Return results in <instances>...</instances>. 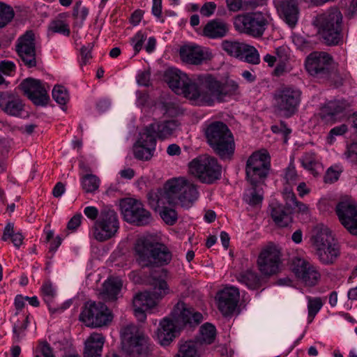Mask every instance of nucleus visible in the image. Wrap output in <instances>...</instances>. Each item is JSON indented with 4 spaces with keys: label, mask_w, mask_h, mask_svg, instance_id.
I'll return each instance as SVG.
<instances>
[{
    "label": "nucleus",
    "mask_w": 357,
    "mask_h": 357,
    "mask_svg": "<svg viewBox=\"0 0 357 357\" xmlns=\"http://www.w3.org/2000/svg\"><path fill=\"white\" fill-rule=\"evenodd\" d=\"M15 49L18 56L27 67L32 68L36 66V40L32 31H27L18 38Z\"/></svg>",
    "instance_id": "21"
},
{
    "label": "nucleus",
    "mask_w": 357,
    "mask_h": 357,
    "mask_svg": "<svg viewBox=\"0 0 357 357\" xmlns=\"http://www.w3.org/2000/svg\"><path fill=\"white\" fill-rule=\"evenodd\" d=\"M204 134L209 145L222 159H229L234 154L233 135L226 124L215 121L206 126Z\"/></svg>",
    "instance_id": "5"
},
{
    "label": "nucleus",
    "mask_w": 357,
    "mask_h": 357,
    "mask_svg": "<svg viewBox=\"0 0 357 357\" xmlns=\"http://www.w3.org/2000/svg\"><path fill=\"white\" fill-rule=\"evenodd\" d=\"M259 271L264 275H273L280 271L281 252L278 246L270 244L260 252L257 261Z\"/></svg>",
    "instance_id": "18"
},
{
    "label": "nucleus",
    "mask_w": 357,
    "mask_h": 357,
    "mask_svg": "<svg viewBox=\"0 0 357 357\" xmlns=\"http://www.w3.org/2000/svg\"><path fill=\"white\" fill-rule=\"evenodd\" d=\"M216 8V4L214 2L208 1L205 3L200 8V13L204 17L212 15Z\"/></svg>",
    "instance_id": "64"
},
{
    "label": "nucleus",
    "mask_w": 357,
    "mask_h": 357,
    "mask_svg": "<svg viewBox=\"0 0 357 357\" xmlns=\"http://www.w3.org/2000/svg\"><path fill=\"white\" fill-rule=\"evenodd\" d=\"M175 357H199L195 344L192 342H186L181 345Z\"/></svg>",
    "instance_id": "48"
},
{
    "label": "nucleus",
    "mask_w": 357,
    "mask_h": 357,
    "mask_svg": "<svg viewBox=\"0 0 357 357\" xmlns=\"http://www.w3.org/2000/svg\"><path fill=\"white\" fill-rule=\"evenodd\" d=\"M158 301L151 294L145 291L137 294L133 298L132 307L134 314L139 321H144L146 319V312H154Z\"/></svg>",
    "instance_id": "22"
},
{
    "label": "nucleus",
    "mask_w": 357,
    "mask_h": 357,
    "mask_svg": "<svg viewBox=\"0 0 357 357\" xmlns=\"http://www.w3.org/2000/svg\"><path fill=\"white\" fill-rule=\"evenodd\" d=\"M336 213L344 228L351 235L357 236V202L350 199L339 202Z\"/></svg>",
    "instance_id": "20"
},
{
    "label": "nucleus",
    "mask_w": 357,
    "mask_h": 357,
    "mask_svg": "<svg viewBox=\"0 0 357 357\" xmlns=\"http://www.w3.org/2000/svg\"><path fill=\"white\" fill-rule=\"evenodd\" d=\"M164 77L175 93L183 95L192 105L197 106H212L216 102H223L238 89L235 81L229 79L222 82L208 73L190 79L177 68H169Z\"/></svg>",
    "instance_id": "1"
},
{
    "label": "nucleus",
    "mask_w": 357,
    "mask_h": 357,
    "mask_svg": "<svg viewBox=\"0 0 357 357\" xmlns=\"http://www.w3.org/2000/svg\"><path fill=\"white\" fill-rule=\"evenodd\" d=\"M347 131V127L344 125L337 126L331 130L328 136V142L329 144L333 143L335 136H339L344 134Z\"/></svg>",
    "instance_id": "59"
},
{
    "label": "nucleus",
    "mask_w": 357,
    "mask_h": 357,
    "mask_svg": "<svg viewBox=\"0 0 357 357\" xmlns=\"http://www.w3.org/2000/svg\"><path fill=\"white\" fill-rule=\"evenodd\" d=\"M0 109L8 116L20 117L24 111V105L18 96L8 91H1Z\"/></svg>",
    "instance_id": "24"
},
{
    "label": "nucleus",
    "mask_w": 357,
    "mask_h": 357,
    "mask_svg": "<svg viewBox=\"0 0 357 357\" xmlns=\"http://www.w3.org/2000/svg\"><path fill=\"white\" fill-rule=\"evenodd\" d=\"M92 46L89 44L87 46H83L80 50V65L82 66L86 65L91 59Z\"/></svg>",
    "instance_id": "57"
},
{
    "label": "nucleus",
    "mask_w": 357,
    "mask_h": 357,
    "mask_svg": "<svg viewBox=\"0 0 357 357\" xmlns=\"http://www.w3.org/2000/svg\"><path fill=\"white\" fill-rule=\"evenodd\" d=\"M283 198L286 202V204L290 208H293V205L296 203V197L291 188H286L282 192Z\"/></svg>",
    "instance_id": "58"
},
{
    "label": "nucleus",
    "mask_w": 357,
    "mask_h": 357,
    "mask_svg": "<svg viewBox=\"0 0 357 357\" xmlns=\"http://www.w3.org/2000/svg\"><path fill=\"white\" fill-rule=\"evenodd\" d=\"M52 98L59 105H65L69 99V96L64 86L58 85L55 86L52 90Z\"/></svg>",
    "instance_id": "49"
},
{
    "label": "nucleus",
    "mask_w": 357,
    "mask_h": 357,
    "mask_svg": "<svg viewBox=\"0 0 357 357\" xmlns=\"http://www.w3.org/2000/svg\"><path fill=\"white\" fill-rule=\"evenodd\" d=\"M306 298L307 300L308 319L309 322H311L321 309L323 302L319 297H311L307 296Z\"/></svg>",
    "instance_id": "44"
},
{
    "label": "nucleus",
    "mask_w": 357,
    "mask_h": 357,
    "mask_svg": "<svg viewBox=\"0 0 357 357\" xmlns=\"http://www.w3.org/2000/svg\"><path fill=\"white\" fill-rule=\"evenodd\" d=\"M218 307L225 316L229 315L235 310L240 298L239 290L234 286L227 287L217 296Z\"/></svg>",
    "instance_id": "23"
},
{
    "label": "nucleus",
    "mask_w": 357,
    "mask_h": 357,
    "mask_svg": "<svg viewBox=\"0 0 357 357\" xmlns=\"http://www.w3.org/2000/svg\"><path fill=\"white\" fill-rule=\"evenodd\" d=\"M136 259L142 266H163L172 260V253L162 243L148 238H139L135 245Z\"/></svg>",
    "instance_id": "4"
},
{
    "label": "nucleus",
    "mask_w": 357,
    "mask_h": 357,
    "mask_svg": "<svg viewBox=\"0 0 357 357\" xmlns=\"http://www.w3.org/2000/svg\"><path fill=\"white\" fill-rule=\"evenodd\" d=\"M275 54L277 61L287 62L289 59V50L285 46L278 47L275 49Z\"/></svg>",
    "instance_id": "56"
},
{
    "label": "nucleus",
    "mask_w": 357,
    "mask_h": 357,
    "mask_svg": "<svg viewBox=\"0 0 357 357\" xmlns=\"http://www.w3.org/2000/svg\"><path fill=\"white\" fill-rule=\"evenodd\" d=\"M271 20L268 13L261 11L247 12L234 18V26L238 33L254 38H259L264 34Z\"/></svg>",
    "instance_id": "6"
},
{
    "label": "nucleus",
    "mask_w": 357,
    "mask_h": 357,
    "mask_svg": "<svg viewBox=\"0 0 357 357\" xmlns=\"http://www.w3.org/2000/svg\"><path fill=\"white\" fill-rule=\"evenodd\" d=\"M216 336L215 327L209 323L203 324L199 329L198 340L202 344H211Z\"/></svg>",
    "instance_id": "39"
},
{
    "label": "nucleus",
    "mask_w": 357,
    "mask_h": 357,
    "mask_svg": "<svg viewBox=\"0 0 357 357\" xmlns=\"http://www.w3.org/2000/svg\"><path fill=\"white\" fill-rule=\"evenodd\" d=\"M105 340L101 333H91L84 342V357H101Z\"/></svg>",
    "instance_id": "28"
},
{
    "label": "nucleus",
    "mask_w": 357,
    "mask_h": 357,
    "mask_svg": "<svg viewBox=\"0 0 357 357\" xmlns=\"http://www.w3.org/2000/svg\"><path fill=\"white\" fill-rule=\"evenodd\" d=\"M155 149L137 142L134 146V155L137 159L148 160L152 157Z\"/></svg>",
    "instance_id": "45"
},
{
    "label": "nucleus",
    "mask_w": 357,
    "mask_h": 357,
    "mask_svg": "<svg viewBox=\"0 0 357 357\" xmlns=\"http://www.w3.org/2000/svg\"><path fill=\"white\" fill-rule=\"evenodd\" d=\"M280 17L290 27L297 24L299 18L298 0H282L277 5Z\"/></svg>",
    "instance_id": "25"
},
{
    "label": "nucleus",
    "mask_w": 357,
    "mask_h": 357,
    "mask_svg": "<svg viewBox=\"0 0 357 357\" xmlns=\"http://www.w3.org/2000/svg\"><path fill=\"white\" fill-rule=\"evenodd\" d=\"M189 170L201 182L212 183L221 176V167L213 157L202 155L189 163Z\"/></svg>",
    "instance_id": "12"
},
{
    "label": "nucleus",
    "mask_w": 357,
    "mask_h": 357,
    "mask_svg": "<svg viewBox=\"0 0 357 357\" xmlns=\"http://www.w3.org/2000/svg\"><path fill=\"white\" fill-rule=\"evenodd\" d=\"M270 169V157L266 151L254 152L248 159L245 167L246 177L252 185L261 183Z\"/></svg>",
    "instance_id": "16"
},
{
    "label": "nucleus",
    "mask_w": 357,
    "mask_h": 357,
    "mask_svg": "<svg viewBox=\"0 0 357 357\" xmlns=\"http://www.w3.org/2000/svg\"><path fill=\"white\" fill-rule=\"evenodd\" d=\"M344 158L349 162L357 164V142L347 146L344 153Z\"/></svg>",
    "instance_id": "55"
},
{
    "label": "nucleus",
    "mask_w": 357,
    "mask_h": 357,
    "mask_svg": "<svg viewBox=\"0 0 357 357\" xmlns=\"http://www.w3.org/2000/svg\"><path fill=\"white\" fill-rule=\"evenodd\" d=\"M124 220L137 226L150 224L153 220L151 213L144 208L142 202L132 198L123 199L120 203Z\"/></svg>",
    "instance_id": "17"
},
{
    "label": "nucleus",
    "mask_w": 357,
    "mask_h": 357,
    "mask_svg": "<svg viewBox=\"0 0 357 357\" xmlns=\"http://www.w3.org/2000/svg\"><path fill=\"white\" fill-rule=\"evenodd\" d=\"M29 322V316L25 315L22 322L17 321L15 323L13 331L14 337L17 341H20L24 335V331L26 329Z\"/></svg>",
    "instance_id": "54"
},
{
    "label": "nucleus",
    "mask_w": 357,
    "mask_h": 357,
    "mask_svg": "<svg viewBox=\"0 0 357 357\" xmlns=\"http://www.w3.org/2000/svg\"><path fill=\"white\" fill-rule=\"evenodd\" d=\"M41 291L43 296L45 297V301L47 302L48 300H50L52 298H53L55 295V290L52 284L49 282H45L43 284L41 287Z\"/></svg>",
    "instance_id": "61"
},
{
    "label": "nucleus",
    "mask_w": 357,
    "mask_h": 357,
    "mask_svg": "<svg viewBox=\"0 0 357 357\" xmlns=\"http://www.w3.org/2000/svg\"><path fill=\"white\" fill-rule=\"evenodd\" d=\"M342 14L337 8L328 9L317 16L314 25L325 43L335 45L342 40Z\"/></svg>",
    "instance_id": "3"
},
{
    "label": "nucleus",
    "mask_w": 357,
    "mask_h": 357,
    "mask_svg": "<svg viewBox=\"0 0 357 357\" xmlns=\"http://www.w3.org/2000/svg\"><path fill=\"white\" fill-rule=\"evenodd\" d=\"M316 255L323 264H333L340 255V246L328 229H321L314 237Z\"/></svg>",
    "instance_id": "13"
},
{
    "label": "nucleus",
    "mask_w": 357,
    "mask_h": 357,
    "mask_svg": "<svg viewBox=\"0 0 357 357\" xmlns=\"http://www.w3.org/2000/svg\"><path fill=\"white\" fill-rule=\"evenodd\" d=\"M203 319L202 314L178 302L171 312L170 317L163 318L159 323L156 337L162 346L169 345L179 334L181 328L186 325L198 324Z\"/></svg>",
    "instance_id": "2"
},
{
    "label": "nucleus",
    "mask_w": 357,
    "mask_h": 357,
    "mask_svg": "<svg viewBox=\"0 0 357 357\" xmlns=\"http://www.w3.org/2000/svg\"><path fill=\"white\" fill-rule=\"evenodd\" d=\"M301 94V90L294 86H286L278 89L273 96L275 112L285 118L294 115L298 109Z\"/></svg>",
    "instance_id": "8"
},
{
    "label": "nucleus",
    "mask_w": 357,
    "mask_h": 357,
    "mask_svg": "<svg viewBox=\"0 0 357 357\" xmlns=\"http://www.w3.org/2000/svg\"><path fill=\"white\" fill-rule=\"evenodd\" d=\"M289 263L292 273L298 280L303 275L307 266L312 264L302 252L292 255L289 258Z\"/></svg>",
    "instance_id": "30"
},
{
    "label": "nucleus",
    "mask_w": 357,
    "mask_h": 357,
    "mask_svg": "<svg viewBox=\"0 0 357 357\" xmlns=\"http://www.w3.org/2000/svg\"><path fill=\"white\" fill-rule=\"evenodd\" d=\"M271 130L274 133H281L284 137V142L287 141V136L291 133V130L287 128L284 121H281L280 125H275L271 127Z\"/></svg>",
    "instance_id": "60"
},
{
    "label": "nucleus",
    "mask_w": 357,
    "mask_h": 357,
    "mask_svg": "<svg viewBox=\"0 0 357 357\" xmlns=\"http://www.w3.org/2000/svg\"><path fill=\"white\" fill-rule=\"evenodd\" d=\"M300 162L303 168L311 172L313 174H316L317 169L320 165L319 159L312 152L305 153L300 158Z\"/></svg>",
    "instance_id": "41"
},
{
    "label": "nucleus",
    "mask_w": 357,
    "mask_h": 357,
    "mask_svg": "<svg viewBox=\"0 0 357 357\" xmlns=\"http://www.w3.org/2000/svg\"><path fill=\"white\" fill-rule=\"evenodd\" d=\"M239 59L254 65L259 64L260 62V56L257 50L254 46L246 43L242 50V57Z\"/></svg>",
    "instance_id": "43"
},
{
    "label": "nucleus",
    "mask_w": 357,
    "mask_h": 357,
    "mask_svg": "<svg viewBox=\"0 0 357 357\" xmlns=\"http://www.w3.org/2000/svg\"><path fill=\"white\" fill-rule=\"evenodd\" d=\"M153 123L150 124L139 134L137 143H141L146 146L155 148L156 145V130Z\"/></svg>",
    "instance_id": "37"
},
{
    "label": "nucleus",
    "mask_w": 357,
    "mask_h": 357,
    "mask_svg": "<svg viewBox=\"0 0 357 357\" xmlns=\"http://www.w3.org/2000/svg\"><path fill=\"white\" fill-rule=\"evenodd\" d=\"M157 137L165 139L171 136L178 128V123L175 120L166 121L160 123H154Z\"/></svg>",
    "instance_id": "34"
},
{
    "label": "nucleus",
    "mask_w": 357,
    "mask_h": 357,
    "mask_svg": "<svg viewBox=\"0 0 357 357\" xmlns=\"http://www.w3.org/2000/svg\"><path fill=\"white\" fill-rule=\"evenodd\" d=\"M100 179L94 174H86L81 178L82 189L87 193H93L100 186Z\"/></svg>",
    "instance_id": "42"
},
{
    "label": "nucleus",
    "mask_w": 357,
    "mask_h": 357,
    "mask_svg": "<svg viewBox=\"0 0 357 357\" xmlns=\"http://www.w3.org/2000/svg\"><path fill=\"white\" fill-rule=\"evenodd\" d=\"M146 37V33L139 31L130 39V43L135 54H138L142 50Z\"/></svg>",
    "instance_id": "53"
},
{
    "label": "nucleus",
    "mask_w": 357,
    "mask_h": 357,
    "mask_svg": "<svg viewBox=\"0 0 357 357\" xmlns=\"http://www.w3.org/2000/svg\"><path fill=\"white\" fill-rule=\"evenodd\" d=\"M20 88L24 93L36 105H45L49 100L47 84L39 79L26 78L20 84Z\"/></svg>",
    "instance_id": "19"
},
{
    "label": "nucleus",
    "mask_w": 357,
    "mask_h": 357,
    "mask_svg": "<svg viewBox=\"0 0 357 357\" xmlns=\"http://www.w3.org/2000/svg\"><path fill=\"white\" fill-rule=\"evenodd\" d=\"M321 274L317 267L312 264L310 266H307L298 280L305 286L314 287L319 282Z\"/></svg>",
    "instance_id": "35"
},
{
    "label": "nucleus",
    "mask_w": 357,
    "mask_h": 357,
    "mask_svg": "<svg viewBox=\"0 0 357 357\" xmlns=\"http://www.w3.org/2000/svg\"><path fill=\"white\" fill-rule=\"evenodd\" d=\"M229 24L222 20H209L202 29V36L210 39H219L226 36L229 32Z\"/></svg>",
    "instance_id": "27"
},
{
    "label": "nucleus",
    "mask_w": 357,
    "mask_h": 357,
    "mask_svg": "<svg viewBox=\"0 0 357 357\" xmlns=\"http://www.w3.org/2000/svg\"><path fill=\"white\" fill-rule=\"evenodd\" d=\"M72 305V301L71 300H67L65 302H63L62 304H61L58 307L53 306L50 304H49V311L51 314H61L63 312L69 308L70 305Z\"/></svg>",
    "instance_id": "63"
},
{
    "label": "nucleus",
    "mask_w": 357,
    "mask_h": 357,
    "mask_svg": "<svg viewBox=\"0 0 357 357\" xmlns=\"http://www.w3.org/2000/svg\"><path fill=\"white\" fill-rule=\"evenodd\" d=\"M245 44L236 40H225L221 43V47L229 56L239 59L242 57Z\"/></svg>",
    "instance_id": "38"
},
{
    "label": "nucleus",
    "mask_w": 357,
    "mask_h": 357,
    "mask_svg": "<svg viewBox=\"0 0 357 357\" xmlns=\"http://www.w3.org/2000/svg\"><path fill=\"white\" fill-rule=\"evenodd\" d=\"M83 217L81 213H77L71 218L67 224V229L75 231L80 226Z\"/></svg>",
    "instance_id": "62"
},
{
    "label": "nucleus",
    "mask_w": 357,
    "mask_h": 357,
    "mask_svg": "<svg viewBox=\"0 0 357 357\" xmlns=\"http://www.w3.org/2000/svg\"><path fill=\"white\" fill-rule=\"evenodd\" d=\"M342 172V167L340 165H334L329 167L324 176L325 183H334L338 180L341 172Z\"/></svg>",
    "instance_id": "52"
},
{
    "label": "nucleus",
    "mask_w": 357,
    "mask_h": 357,
    "mask_svg": "<svg viewBox=\"0 0 357 357\" xmlns=\"http://www.w3.org/2000/svg\"><path fill=\"white\" fill-rule=\"evenodd\" d=\"M49 31L52 33H58L66 36H68L70 33L68 24L60 18L53 20L50 24Z\"/></svg>",
    "instance_id": "47"
},
{
    "label": "nucleus",
    "mask_w": 357,
    "mask_h": 357,
    "mask_svg": "<svg viewBox=\"0 0 357 357\" xmlns=\"http://www.w3.org/2000/svg\"><path fill=\"white\" fill-rule=\"evenodd\" d=\"M169 291V286L165 280H157L153 282V291L151 294L159 301Z\"/></svg>",
    "instance_id": "46"
},
{
    "label": "nucleus",
    "mask_w": 357,
    "mask_h": 357,
    "mask_svg": "<svg viewBox=\"0 0 357 357\" xmlns=\"http://www.w3.org/2000/svg\"><path fill=\"white\" fill-rule=\"evenodd\" d=\"M333 59L326 52H314L310 54L305 61L307 72L317 78L335 79L336 71L332 70Z\"/></svg>",
    "instance_id": "15"
},
{
    "label": "nucleus",
    "mask_w": 357,
    "mask_h": 357,
    "mask_svg": "<svg viewBox=\"0 0 357 357\" xmlns=\"http://www.w3.org/2000/svg\"><path fill=\"white\" fill-rule=\"evenodd\" d=\"M160 189L174 197L176 203L178 201L181 206L185 208H190L199 195L196 185L185 177L169 179Z\"/></svg>",
    "instance_id": "7"
},
{
    "label": "nucleus",
    "mask_w": 357,
    "mask_h": 357,
    "mask_svg": "<svg viewBox=\"0 0 357 357\" xmlns=\"http://www.w3.org/2000/svg\"><path fill=\"white\" fill-rule=\"evenodd\" d=\"M123 282L118 277H110L102 284V294L108 300H115L121 291Z\"/></svg>",
    "instance_id": "31"
},
{
    "label": "nucleus",
    "mask_w": 357,
    "mask_h": 357,
    "mask_svg": "<svg viewBox=\"0 0 357 357\" xmlns=\"http://www.w3.org/2000/svg\"><path fill=\"white\" fill-rule=\"evenodd\" d=\"M236 280L250 289H257L260 287L261 280L258 274L252 271L247 270L236 275Z\"/></svg>",
    "instance_id": "32"
},
{
    "label": "nucleus",
    "mask_w": 357,
    "mask_h": 357,
    "mask_svg": "<svg viewBox=\"0 0 357 357\" xmlns=\"http://www.w3.org/2000/svg\"><path fill=\"white\" fill-rule=\"evenodd\" d=\"M263 198V191L256 184L245 190L243 199L246 204L253 207L260 205Z\"/></svg>",
    "instance_id": "33"
},
{
    "label": "nucleus",
    "mask_w": 357,
    "mask_h": 357,
    "mask_svg": "<svg viewBox=\"0 0 357 357\" xmlns=\"http://www.w3.org/2000/svg\"><path fill=\"white\" fill-rule=\"evenodd\" d=\"M24 236L20 232H15L14 224L8 222L3 229V236L1 239L3 241H6L8 239H11L14 246L19 249L20 245L23 243Z\"/></svg>",
    "instance_id": "36"
},
{
    "label": "nucleus",
    "mask_w": 357,
    "mask_h": 357,
    "mask_svg": "<svg viewBox=\"0 0 357 357\" xmlns=\"http://www.w3.org/2000/svg\"><path fill=\"white\" fill-rule=\"evenodd\" d=\"M346 106L347 104L344 100H337L329 102L323 111L324 112V118L333 119L337 114L344 111Z\"/></svg>",
    "instance_id": "40"
},
{
    "label": "nucleus",
    "mask_w": 357,
    "mask_h": 357,
    "mask_svg": "<svg viewBox=\"0 0 357 357\" xmlns=\"http://www.w3.org/2000/svg\"><path fill=\"white\" fill-rule=\"evenodd\" d=\"M15 66L12 61H1L0 63V85L5 84L8 85V82L3 78V75H10L14 72Z\"/></svg>",
    "instance_id": "51"
},
{
    "label": "nucleus",
    "mask_w": 357,
    "mask_h": 357,
    "mask_svg": "<svg viewBox=\"0 0 357 357\" xmlns=\"http://www.w3.org/2000/svg\"><path fill=\"white\" fill-rule=\"evenodd\" d=\"M119 229L117 213L111 207H104L92 227L93 238L104 242L114 237Z\"/></svg>",
    "instance_id": "10"
},
{
    "label": "nucleus",
    "mask_w": 357,
    "mask_h": 357,
    "mask_svg": "<svg viewBox=\"0 0 357 357\" xmlns=\"http://www.w3.org/2000/svg\"><path fill=\"white\" fill-rule=\"evenodd\" d=\"M270 213L274 222L279 227H287L291 222L289 211L282 204L273 201L270 205Z\"/></svg>",
    "instance_id": "29"
},
{
    "label": "nucleus",
    "mask_w": 357,
    "mask_h": 357,
    "mask_svg": "<svg viewBox=\"0 0 357 357\" xmlns=\"http://www.w3.org/2000/svg\"><path fill=\"white\" fill-rule=\"evenodd\" d=\"M123 349L128 357H147L149 355L148 337L135 325L122 328Z\"/></svg>",
    "instance_id": "9"
},
{
    "label": "nucleus",
    "mask_w": 357,
    "mask_h": 357,
    "mask_svg": "<svg viewBox=\"0 0 357 357\" xmlns=\"http://www.w3.org/2000/svg\"><path fill=\"white\" fill-rule=\"evenodd\" d=\"M149 204L155 211H159L160 215L164 222L173 225L178 219V215L175 209L169 207L176 204L174 197L168 195L161 189L151 190L147 195Z\"/></svg>",
    "instance_id": "14"
},
{
    "label": "nucleus",
    "mask_w": 357,
    "mask_h": 357,
    "mask_svg": "<svg viewBox=\"0 0 357 357\" xmlns=\"http://www.w3.org/2000/svg\"><path fill=\"white\" fill-rule=\"evenodd\" d=\"M113 317L112 312L105 304L91 301L85 303L79 314V320L91 328L108 326L112 321Z\"/></svg>",
    "instance_id": "11"
},
{
    "label": "nucleus",
    "mask_w": 357,
    "mask_h": 357,
    "mask_svg": "<svg viewBox=\"0 0 357 357\" xmlns=\"http://www.w3.org/2000/svg\"><path fill=\"white\" fill-rule=\"evenodd\" d=\"M179 54L183 62L190 65H199L206 59L202 47L195 44L182 46Z\"/></svg>",
    "instance_id": "26"
},
{
    "label": "nucleus",
    "mask_w": 357,
    "mask_h": 357,
    "mask_svg": "<svg viewBox=\"0 0 357 357\" xmlns=\"http://www.w3.org/2000/svg\"><path fill=\"white\" fill-rule=\"evenodd\" d=\"M14 17V12L11 7L0 2V28L8 24Z\"/></svg>",
    "instance_id": "50"
}]
</instances>
